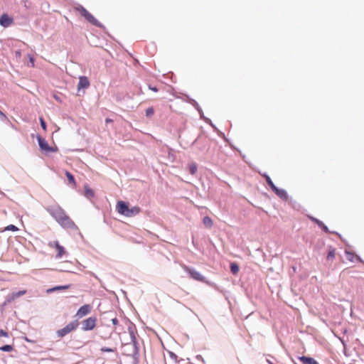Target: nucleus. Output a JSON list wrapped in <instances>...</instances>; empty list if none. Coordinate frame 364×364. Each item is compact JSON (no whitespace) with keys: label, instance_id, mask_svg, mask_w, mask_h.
Masks as SVG:
<instances>
[{"label":"nucleus","instance_id":"nucleus-22","mask_svg":"<svg viewBox=\"0 0 364 364\" xmlns=\"http://www.w3.org/2000/svg\"><path fill=\"white\" fill-rule=\"evenodd\" d=\"M85 196L87 197H90V198L93 197L95 195L94 191L87 186H85Z\"/></svg>","mask_w":364,"mask_h":364},{"label":"nucleus","instance_id":"nucleus-26","mask_svg":"<svg viewBox=\"0 0 364 364\" xmlns=\"http://www.w3.org/2000/svg\"><path fill=\"white\" fill-rule=\"evenodd\" d=\"M14 348L11 345H5L1 347H0V350L4 351V352H10L13 350Z\"/></svg>","mask_w":364,"mask_h":364},{"label":"nucleus","instance_id":"nucleus-36","mask_svg":"<svg viewBox=\"0 0 364 364\" xmlns=\"http://www.w3.org/2000/svg\"><path fill=\"white\" fill-rule=\"evenodd\" d=\"M102 350L105 352H112V349L111 348H102Z\"/></svg>","mask_w":364,"mask_h":364},{"label":"nucleus","instance_id":"nucleus-9","mask_svg":"<svg viewBox=\"0 0 364 364\" xmlns=\"http://www.w3.org/2000/svg\"><path fill=\"white\" fill-rule=\"evenodd\" d=\"M26 294V290H21L18 292H14V293L9 294L6 297L5 304H11V302L15 301L16 299H18V297H20Z\"/></svg>","mask_w":364,"mask_h":364},{"label":"nucleus","instance_id":"nucleus-38","mask_svg":"<svg viewBox=\"0 0 364 364\" xmlns=\"http://www.w3.org/2000/svg\"><path fill=\"white\" fill-rule=\"evenodd\" d=\"M150 89H151V90L154 91V92H157V91H158V90H157V88H156V87H151Z\"/></svg>","mask_w":364,"mask_h":364},{"label":"nucleus","instance_id":"nucleus-20","mask_svg":"<svg viewBox=\"0 0 364 364\" xmlns=\"http://www.w3.org/2000/svg\"><path fill=\"white\" fill-rule=\"evenodd\" d=\"M336 257V250L331 247L328 250V252L326 257L327 260H333Z\"/></svg>","mask_w":364,"mask_h":364},{"label":"nucleus","instance_id":"nucleus-6","mask_svg":"<svg viewBox=\"0 0 364 364\" xmlns=\"http://www.w3.org/2000/svg\"><path fill=\"white\" fill-rule=\"evenodd\" d=\"M97 324V318L89 317L82 322V329L85 331L93 330Z\"/></svg>","mask_w":364,"mask_h":364},{"label":"nucleus","instance_id":"nucleus-5","mask_svg":"<svg viewBox=\"0 0 364 364\" xmlns=\"http://www.w3.org/2000/svg\"><path fill=\"white\" fill-rule=\"evenodd\" d=\"M48 246L51 248H55L57 254L55 258L60 259L63 256L67 254V252L63 246H62L58 241H53L48 243Z\"/></svg>","mask_w":364,"mask_h":364},{"label":"nucleus","instance_id":"nucleus-24","mask_svg":"<svg viewBox=\"0 0 364 364\" xmlns=\"http://www.w3.org/2000/svg\"><path fill=\"white\" fill-rule=\"evenodd\" d=\"M68 288H69V285L57 286V287H55L48 290V291L50 292V291H54L56 290L68 289Z\"/></svg>","mask_w":364,"mask_h":364},{"label":"nucleus","instance_id":"nucleus-27","mask_svg":"<svg viewBox=\"0 0 364 364\" xmlns=\"http://www.w3.org/2000/svg\"><path fill=\"white\" fill-rule=\"evenodd\" d=\"M154 114V109L153 107H149L146 109V116L147 117H151Z\"/></svg>","mask_w":364,"mask_h":364},{"label":"nucleus","instance_id":"nucleus-16","mask_svg":"<svg viewBox=\"0 0 364 364\" xmlns=\"http://www.w3.org/2000/svg\"><path fill=\"white\" fill-rule=\"evenodd\" d=\"M299 360H301L303 364H318L316 360L310 357L301 356L299 357Z\"/></svg>","mask_w":364,"mask_h":364},{"label":"nucleus","instance_id":"nucleus-7","mask_svg":"<svg viewBox=\"0 0 364 364\" xmlns=\"http://www.w3.org/2000/svg\"><path fill=\"white\" fill-rule=\"evenodd\" d=\"M183 269L186 272H188L190 274L191 278H193V279L199 282L205 281V277H203L198 272L196 271L195 269H193L186 266H185Z\"/></svg>","mask_w":364,"mask_h":364},{"label":"nucleus","instance_id":"nucleus-35","mask_svg":"<svg viewBox=\"0 0 364 364\" xmlns=\"http://www.w3.org/2000/svg\"><path fill=\"white\" fill-rule=\"evenodd\" d=\"M112 323L117 325L118 323V319L117 318H114L112 319Z\"/></svg>","mask_w":364,"mask_h":364},{"label":"nucleus","instance_id":"nucleus-15","mask_svg":"<svg viewBox=\"0 0 364 364\" xmlns=\"http://www.w3.org/2000/svg\"><path fill=\"white\" fill-rule=\"evenodd\" d=\"M309 218L311 221L317 224L325 232H329L328 227L325 225L321 220L311 216H309Z\"/></svg>","mask_w":364,"mask_h":364},{"label":"nucleus","instance_id":"nucleus-32","mask_svg":"<svg viewBox=\"0 0 364 364\" xmlns=\"http://www.w3.org/2000/svg\"><path fill=\"white\" fill-rule=\"evenodd\" d=\"M0 117L2 120H5L7 119L6 116L0 110Z\"/></svg>","mask_w":364,"mask_h":364},{"label":"nucleus","instance_id":"nucleus-1","mask_svg":"<svg viewBox=\"0 0 364 364\" xmlns=\"http://www.w3.org/2000/svg\"><path fill=\"white\" fill-rule=\"evenodd\" d=\"M51 215L64 228L78 230L77 226L60 207L54 208L50 210Z\"/></svg>","mask_w":364,"mask_h":364},{"label":"nucleus","instance_id":"nucleus-23","mask_svg":"<svg viewBox=\"0 0 364 364\" xmlns=\"http://www.w3.org/2000/svg\"><path fill=\"white\" fill-rule=\"evenodd\" d=\"M230 270L232 274H236L239 272V267L236 263H232L230 264Z\"/></svg>","mask_w":364,"mask_h":364},{"label":"nucleus","instance_id":"nucleus-33","mask_svg":"<svg viewBox=\"0 0 364 364\" xmlns=\"http://www.w3.org/2000/svg\"><path fill=\"white\" fill-rule=\"evenodd\" d=\"M30 63L31 64V67H34V58L32 56H29Z\"/></svg>","mask_w":364,"mask_h":364},{"label":"nucleus","instance_id":"nucleus-11","mask_svg":"<svg viewBox=\"0 0 364 364\" xmlns=\"http://www.w3.org/2000/svg\"><path fill=\"white\" fill-rule=\"evenodd\" d=\"M90 86V81L85 76H80L79 77V83L77 85V90L87 88Z\"/></svg>","mask_w":364,"mask_h":364},{"label":"nucleus","instance_id":"nucleus-37","mask_svg":"<svg viewBox=\"0 0 364 364\" xmlns=\"http://www.w3.org/2000/svg\"><path fill=\"white\" fill-rule=\"evenodd\" d=\"M105 122H106V123H109V122H112V120L111 119L107 118V119H106Z\"/></svg>","mask_w":364,"mask_h":364},{"label":"nucleus","instance_id":"nucleus-18","mask_svg":"<svg viewBox=\"0 0 364 364\" xmlns=\"http://www.w3.org/2000/svg\"><path fill=\"white\" fill-rule=\"evenodd\" d=\"M65 176L68 178L69 183L71 184L73 187H75L76 186V182H75V178H74L73 175L71 173H70L69 171H65Z\"/></svg>","mask_w":364,"mask_h":364},{"label":"nucleus","instance_id":"nucleus-19","mask_svg":"<svg viewBox=\"0 0 364 364\" xmlns=\"http://www.w3.org/2000/svg\"><path fill=\"white\" fill-rule=\"evenodd\" d=\"M203 225L208 228H212L213 225V220L209 216L204 217L203 219Z\"/></svg>","mask_w":364,"mask_h":364},{"label":"nucleus","instance_id":"nucleus-13","mask_svg":"<svg viewBox=\"0 0 364 364\" xmlns=\"http://www.w3.org/2000/svg\"><path fill=\"white\" fill-rule=\"evenodd\" d=\"M141 211V209L138 206H134L131 208H128V210L125 214L126 217H133L139 214Z\"/></svg>","mask_w":364,"mask_h":364},{"label":"nucleus","instance_id":"nucleus-14","mask_svg":"<svg viewBox=\"0 0 364 364\" xmlns=\"http://www.w3.org/2000/svg\"><path fill=\"white\" fill-rule=\"evenodd\" d=\"M272 191L275 193V194L279 196L282 199L287 200V193L285 190L278 188L277 187H274Z\"/></svg>","mask_w":364,"mask_h":364},{"label":"nucleus","instance_id":"nucleus-8","mask_svg":"<svg viewBox=\"0 0 364 364\" xmlns=\"http://www.w3.org/2000/svg\"><path fill=\"white\" fill-rule=\"evenodd\" d=\"M92 309V307L90 304H85L77 310L75 316L78 318H82L89 314L91 312Z\"/></svg>","mask_w":364,"mask_h":364},{"label":"nucleus","instance_id":"nucleus-21","mask_svg":"<svg viewBox=\"0 0 364 364\" xmlns=\"http://www.w3.org/2000/svg\"><path fill=\"white\" fill-rule=\"evenodd\" d=\"M263 176L265 178L266 182L267 183V184L269 186V187L272 190L276 186L274 184V183L272 182V179L270 178V177L268 175H267V174H264Z\"/></svg>","mask_w":364,"mask_h":364},{"label":"nucleus","instance_id":"nucleus-2","mask_svg":"<svg viewBox=\"0 0 364 364\" xmlns=\"http://www.w3.org/2000/svg\"><path fill=\"white\" fill-rule=\"evenodd\" d=\"M79 323L77 321H73L67 324L65 327L56 331V334L59 338H63L75 331L78 327Z\"/></svg>","mask_w":364,"mask_h":364},{"label":"nucleus","instance_id":"nucleus-3","mask_svg":"<svg viewBox=\"0 0 364 364\" xmlns=\"http://www.w3.org/2000/svg\"><path fill=\"white\" fill-rule=\"evenodd\" d=\"M76 9L80 12V14L85 18V19L89 21L92 25H95L98 27H101V23L84 7L80 6L76 8Z\"/></svg>","mask_w":364,"mask_h":364},{"label":"nucleus","instance_id":"nucleus-17","mask_svg":"<svg viewBox=\"0 0 364 364\" xmlns=\"http://www.w3.org/2000/svg\"><path fill=\"white\" fill-rule=\"evenodd\" d=\"M164 361H165V364H178L177 357L176 355H174L172 353H169L168 362L167 361V360L166 358L164 359Z\"/></svg>","mask_w":364,"mask_h":364},{"label":"nucleus","instance_id":"nucleus-12","mask_svg":"<svg viewBox=\"0 0 364 364\" xmlns=\"http://www.w3.org/2000/svg\"><path fill=\"white\" fill-rule=\"evenodd\" d=\"M13 23V18L4 14L0 17V24L4 27H8Z\"/></svg>","mask_w":364,"mask_h":364},{"label":"nucleus","instance_id":"nucleus-10","mask_svg":"<svg viewBox=\"0 0 364 364\" xmlns=\"http://www.w3.org/2000/svg\"><path fill=\"white\" fill-rule=\"evenodd\" d=\"M129 204L123 200H119L116 205V210L119 214L124 215L128 210Z\"/></svg>","mask_w":364,"mask_h":364},{"label":"nucleus","instance_id":"nucleus-25","mask_svg":"<svg viewBox=\"0 0 364 364\" xmlns=\"http://www.w3.org/2000/svg\"><path fill=\"white\" fill-rule=\"evenodd\" d=\"M197 171V165L195 163H192L189 165V172L194 175Z\"/></svg>","mask_w":364,"mask_h":364},{"label":"nucleus","instance_id":"nucleus-29","mask_svg":"<svg viewBox=\"0 0 364 364\" xmlns=\"http://www.w3.org/2000/svg\"><path fill=\"white\" fill-rule=\"evenodd\" d=\"M129 330L131 342L135 343V336H134V331H132V328H129Z\"/></svg>","mask_w":364,"mask_h":364},{"label":"nucleus","instance_id":"nucleus-30","mask_svg":"<svg viewBox=\"0 0 364 364\" xmlns=\"http://www.w3.org/2000/svg\"><path fill=\"white\" fill-rule=\"evenodd\" d=\"M40 122H41V127L44 130H46V124L42 117L40 118Z\"/></svg>","mask_w":364,"mask_h":364},{"label":"nucleus","instance_id":"nucleus-4","mask_svg":"<svg viewBox=\"0 0 364 364\" xmlns=\"http://www.w3.org/2000/svg\"><path fill=\"white\" fill-rule=\"evenodd\" d=\"M37 140L38 142L39 147L41 151L48 153V152H56L58 151L57 147H52L49 146L47 141L41 137V136H37Z\"/></svg>","mask_w":364,"mask_h":364},{"label":"nucleus","instance_id":"nucleus-28","mask_svg":"<svg viewBox=\"0 0 364 364\" xmlns=\"http://www.w3.org/2000/svg\"><path fill=\"white\" fill-rule=\"evenodd\" d=\"M18 230V228L16 226H15L14 225H9L5 228L4 230H10V231L15 232V231H17Z\"/></svg>","mask_w":364,"mask_h":364},{"label":"nucleus","instance_id":"nucleus-34","mask_svg":"<svg viewBox=\"0 0 364 364\" xmlns=\"http://www.w3.org/2000/svg\"><path fill=\"white\" fill-rule=\"evenodd\" d=\"M346 254L348 255V259L352 261L353 260V257H354V255L348 252H346Z\"/></svg>","mask_w":364,"mask_h":364},{"label":"nucleus","instance_id":"nucleus-31","mask_svg":"<svg viewBox=\"0 0 364 364\" xmlns=\"http://www.w3.org/2000/svg\"><path fill=\"white\" fill-rule=\"evenodd\" d=\"M9 334L6 331L0 329V337H8Z\"/></svg>","mask_w":364,"mask_h":364}]
</instances>
